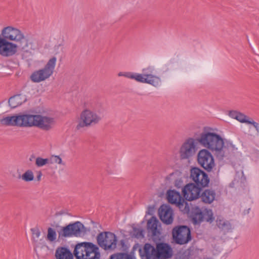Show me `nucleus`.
Segmentation results:
<instances>
[{
	"instance_id": "f257e3e1",
	"label": "nucleus",
	"mask_w": 259,
	"mask_h": 259,
	"mask_svg": "<svg viewBox=\"0 0 259 259\" xmlns=\"http://www.w3.org/2000/svg\"><path fill=\"white\" fill-rule=\"evenodd\" d=\"M2 38L7 42L13 41L18 43L19 47L24 53H31L36 47L33 40L25 37L24 34L19 29L12 26L4 27L1 31Z\"/></svg>"
},
{
	"instance_id": "f03ea898",
	"label": "nucleus",
	"mask_w": 259,
	"mask_h": 259,
	"mask_svg": "<svg viewBox=\"0 0 259 259\" xmlns=\"http://www.w3.org/2000/svg\"><path fill=\"white\" fill-rule=\"evenodd\" d=\"M73 254L76 259H100L101 257L99 247L89 242L77 244Z\"/></svg>"
},
{
	"instance_id": "7ed1b4c3",
	"label": "nucleus",
	"mask_w": 259,
	"mask_h": 259,
	"mask_svg": "<svg viewBox=\"0 0 259 259\" xmlns=\"http://www.w3.org/2000/svg\"><path fill=\"white\" fill-rule=\"evenodd\" d=\"M196 139L201 145L214 151V153L222 147L223 138L217 134L207 130L206 128L200 134L199 137Z\"/></svg>"
},
{
	"instance_id": "20e7f679",
	"label": "nucleus",
	"mask_w": 259,
	"mask_h": 259,
	"mask_svg": "<svg viewBox=\"0 0 259 259\" xmlns=\"http://www.w3.org/2000/svg\"><path fill=\"white\" fill-rule=\"evenodd\" d=\"M34 115L19 113L7 116L0 119V122L6 126H16L20 127L34 126Z\"/></svg>"
},
{
	"instance_id": "39448f33",
	"label": "nucleus",
	"mask_w": 259,
	"mask_h": 259,
	"mask_svg": "<svg viewBox=\"0 0 259 259\" xmlns=\"http://www.w3.org/2000/svg\"><path fill=\"white\" fill-rule=\"evenodd\" d=\"M56 58L50 59L44 68L33 72L30 79L34 82H40L49 78L53 73L56 63Z\"/></svg>"
},
{
	"instance_id": "423d86ee",
	"label": "nucleus",
	"mask_w": 259,
	"mask_h": 259,
	"mask_svg": "<svg viewBox=\"0 0 259 259\" xmlns=\"http://www.w3.org/2000/svg\"><path fill=\"white\" fill-rule=\"evenodd\" d=\"M101 119V117L94 112L89 109H84L80 114L76 129L80 131L84 127L94 125L97 124Z\"/></svg>"
},
{
	"instance_id": "0eeeda50",
	"label": "nucleus",
	"mask_w": 259,
	"mask_h": 259,
	"mask_svg": "<svg viewBox=\"0 0 259 259\" xmlns=\"http://www.w3.org/2000/svg\"><path fill=\"white\" fill-rule=\"evenodd\" d=\"M84 227L80 222L70 223L65 227H61L58 231L59 238H68L71 237H79L83 233Z\"/></svg>"
},
{
	"instance_id": "6e6552de",
	"label": "nucleus",
	"mask_w": 259,
	"mask_h": 259,
	"mask_svg": "<svg viewBox=\"0 0 259 259\" xmlns=\"http://www.w3.org/2000/svg\"><path fill=\"white\" fill-rule=\"evenodd\" d=\"M98 244L105 250H113L116 247L117 237L110 232H102L97 236Z\"/></svg>"
},
{
	"instance_id": "1a4fd4ad",
	"label": "nucleus",
	"mask_w": 259,
	"mask_h": 259,
	"mask_svg": "<svg viewBox=\"0 0 259 259\" xmlns=\"http://www.w3.org/2000/svg\"><path fill=\"white\" fill-rule=\"evenodd\" d=\"M191 220L194 225H199L203 221L211 223L214 220L212 211L211 209H205L202 211L200 208L196 207L191 211Z\"/></svg>"
},
{
	"instance_id": "9d476101",
	"label": "nucleus",
	"mask_w": 259,
	"mask_h": 259,
	"mask_svg": "<svg viewBox=\"0 0 259 259\" xmlns=\"http://www.w3.org/2000/svg\"><path fill=\"white\" fill-rule=\"evenodd\" d=\"M172 235L175 242L180 245L187 244L192 239L191 231L186 226L174 227L172 230Z\"/></svg>"
},
{
	"instance_id": "9b49d317",
	"label": "nucleus",
	"mask_w": 259,
	"mask_h": 259,
	"mask_svg": "<svg viewBox=\"0 0 259 259\" xmlns=\"http://www.w3.org/2000/svg\"><path fill=\"white\" fill-rule=\"evenodd\" d=\"M196 139L189 138L180 147L179 153L182 159H187L192 157L196 152L198 147Z\"/></svg>"
},
{
	"instance_id": "f8f14e48",
	"label": "nucleus",
	"mask_w": 259,
	"mask_h": 259,
	"mask_svg": "<svg viewBox=\"0 0 259 259\" xmlns=\"http://www.w3.org/2000/svg\"><path fill=\"white\" fill-rule=\"evenodd\" d=\"M190 179L195 185L202 188L207 187L209 183L208 175L200 168L194 167L190 169Z\"/></svg>"
},
{
	"instance_id": "ddd939ff",
	"label": "nucleus",
	"mask_w": 259,
	"mask_h": 259,
	"mask_svg": "<svg viewBox=\"0 0 259 259\" xmlns=\"http://www.w3.org/2000/svg\"><path fill=\"white\" fill-rule=\"evenodd\" d=\"M198 164L207 172L211 171L215 166L213 157L207 149L200 150L197 154Z\"/></svg>"
},
{
	"instance_id": "4468645a",
	"label": "nucleus",
	"mask_w": 259,
	"mask_h": 259,
	"mask_svg": "<svg viewBox=\"0 0 259 259\" xmlns=\"http://www.w3.org/2000/svg\"><path fill=\"white\" fill-rule=\"evenodd\" d=\"M217 150L214 154L219 160H223L224 158H230L234 155L237 148L230 142H224L222 139V147Z\"/></svg>"
},
{
	"instance_id": "2eb2a0df",
	"label": "nucleus",
	"mask_w": 259,
	"mask_h": 259,
	"mask_svg": "<svg viewBox=\"0 0 259 259\" xmlns=\"http://www.w3.org/2000/svg\"><path fill=\"white\" fill-rule=\"evenodd\" d=\"M203 188L199 187L194 183L187 184L182 189L184 198L191 201L199 198L200 192Z\"/></svg>"
},
{
	"instance_id": "dca6fc26",
	"label": "nucleus",
	"mask_w": 259,
	"mask_h": 259,
	"mask_svg": "<svg viewBox=\"0 0 259 259\" xmlns=\"http://www.w3.org/2000/svg\"><path fill=\"white\" fill-rule=\"evenodd\" d=\"M18 46L12 42H7L0 34V55L3 57H10L17 52Z\"/></svg>"
},
{
	"instance_id": "f3484780",
	"label": "nucleus",
	"mask_w": 259,
	"mask_h": 259,
	"mask_svg": "<svg viewBox=\"0 0 259 259\" xmlns=\"http://www.w3.org/2000/svg\"><path fill=\"white\" fill-rule=\"evenodd\" d=\"M55 124L54 118L40 115H34V126L45 131L51 130Z\"/></svg>"
},
{
	"instance_id": "a211bd4d",
	"label": "nucleus",
	"mask_w": 259,
	"mask_h": 259,
	"mask_svg": "<svg viewBox=\"0 0 259 259\" xmlns=\"http://www.w3.org/2000/svg\"><path fill=\"white\" fill-rule=\"evenodd\" d=\"M155 248L157 259H168L171 258L173 255L172 248L167 243H157Z\"/></svg>"
},
{
	"instance_id": "6ab92c4d",
	"label": "nucleus",
	"mask_w": 259,
	"mask_h": 259,
	"mask_svg": "<svg viewBox=\"0 0 259 259\" xmlns=\"http://www.w3.org/2000/svg\"><path fill=\"white\" fill-rule=\"evenodd\" d=\"M159 215L161 221L166 225L171 224L174 220L172 209L167 205H162L159 209Z\"/></svg>"
},
{
	"instance_id": "aec40b11",
	"label": "nucleus",
	"mask_w": 259,
	"mask_h": 259,
	"mask_svg": "<svg viewBox=\"0 0 259 259\" xmlns=\"http://www.w3.org/2000/svg\"><path fill=\"white\" fill-rule=\"evenodd\" d=\"M142 259H157L156 257V248L149 243H146L143 249H139Z\"/></svg>"
},
{
	"instance_id": "412c9836",
	"label": "nucleus",
	"mask_w": 259,
	"mask_h": 259,
	"mask_svg": "<svg viewBox=\"0 0 259 259\" xmlns=\"http://www.w3.org/2000/svg\"><path fill=\"white\" fill-rule=\"evenodd\" d=\"M146 71H147V74L145 75V76H146L145 83L151 84L154 87H157L161 81L160 78L152 74V68L151 67H149L142 70L143 72Z\"/></svg>"
},
{
	"instance_id": "4be33fe9",
	"label": "nucleus",
	"mask_w": 259,
	"mask_h": 259,
	"mask_svg": "<svg viewBox=\"0 0 259 259\" xmlns=\"http://www.w3.org/2000/svg\"><path fill=\"white\" fill-rule=\"evenodd\" d=\"M56 259H73L71 252L66 247H58L55 252Z\"/></svg>"
},
{
	"instance_id": "5701e85b",
	"label": "nucleus",
	"mask_w": 259,
	"mask_h": 259,
	"mask_svg": "<svg viewBox=\"0 0 259 259\" xmlns=\"http://www.w3.org/2000/svg\"><path fill=\"white\" fill-rule=\"evenodd\" d=\"M215 196L216 193L214 190L206 189L200 195L199 198L203 203L211 204L214 200Z\"/></svg>"
},
{
	"instance_id": "b1692460",
	"label": "nucleus",
	"mask_w": 259,
	"mask_h": 259,
	"mask_svg": "<svg viewBox=\"0 0 259 259\" xmlns=\"http://www.w3.org/2000/svg\"><path fill=\"white\" fill-rule=\"evenodd\" d=\"M201 252V250L194 246L190 247L184 252L183 259H196Z\"/></svg>"
},
{
	"instance_id": "393cba45",
	"label": "nucleus",
	"mask_w": 259,
	"mask_h": 259,
	"mask_svg": "<svg viewBox=\"0 0 259 259\" xmlns=\"http://www.w3.org/2000/svg\"><path fill=\"white\" fill-rule=\"evenodd\" d=\"M27 98L25 95H16L11 97L9 100V104L12 108H15L21 105L26 101Z\"/></svg>"
},
{
	"instance_id": "a878e982",
	"label": "nucleus",
	"mask_w": 259,
	"mask_h": 259,
	"mask_svg": "<svg viewBox=\"0 0 259 259\" xmlns=\"http://www.w3.org/2000/svg\"><path fill=\"white\" fill-rule=\"evenodd\" d=\"M166 195L168 202L175 205L183 198L180 193L174 190H168Z\"/></svg>"
},
{
	"instance_id": "bb28decb",
	"label": "nucleus",
	"mask_w": 259,
	"mask_h": 259,
	"mask_svg": "<svg viewBox=\"0 0 259 259\" xmlns=\"http://www.w3.org/2000/svg\"><path fill=\"white\" fill-rule=\"evenodd\" d=\"M229 116L236 120H238L241 123H245L247 124H251L252 120H248V117L245 115L244 114L239 112L236 111H231L229 114Z\"/></svg>"
},
{
	"instance_id": "cd10ccee",
	"label": "nucleus",
	"mask_w": 259,
	"mask_h": 259,
	"mask_svg": "<svg viewBox=\"0 0 259 259\" xmlns=\"http://www.w3.org/2000/svg\"><path fill=\"white\" fill-rule=\"evenodd\" d=\"M216 223L217 226L225 232H228L232 229L231 223L223 218H217Z\"/></svg>"
},
{
	"instance_id": "c85d7f7f",
	"label": "nucleus",
	"mask_w": 259,
	"mask_h": 259,
	"mask_svg": "<svg viewBox=\"0 0 259 259\" xmlns=\"http://www.w3.org/2000/svg\"><path fill=\"white\" fill-rule=\"evenodd\" d=\"M158 221L157 219L152 217L147 222L148 229L150 230L153 235H155L157 230V224Z\"/></svg>"
},
{
	"instance_id": "c756f323",
	"label": "nucleus",
	"mask_w": 259,
	"mask_h": 259,
	"mask_svg": "<svg viewBox=\"0 0 259 259\" xmlns=\"http://www.w3.org/2000/svg\"><path fill=\"white\" fill-rule=\"evenodd\" d=\"M146 74H147V71L143 72V74L132 73L131 79H135L140 82L145 83L146 77L145 75H146Z\"/></svg>"
},
{
	"instance_id": "7c9ffc66",
	"label": "nucleus",
	"mask_w": 259,
	"mask_h": 259,
	"mask_svg": "<svg viewBox=\"0 0 259 259\" xmlns=\"http://www.w3.org/2000/svg\"><path fill=\"white\" fill-rule=\"evenodd\" d=\"M176 205L184 213L188 212L189 210L188 203L185 201L183 198L181 200V201L177 202Z\"/></svg>"
},
{
	"instance_id": "2f4dec72",
	"label": "nucleus",
	"mask_w": 259,
	"mask_h": 259,
	"mask_svg": "<svg viewBox=\"0 0 259 259\" xmlns=\"http://www.w3.org/2000/svg\"><path fill=\"white\" fill-rule=\"evenodd\" d=\"M57 234L56 231L52 228L48 229L47 238L50 242H54L56 240Z\"/></svg>"
},
{
	"instance_id": "473e14b6",
	"label": "nucleus",
	"mask_w": 259,
	"mask_h": 259,
	"mask_svg": "<svg viewBox=\"0 0 259 259\" xmlns=\"http://www.w3.org/2000/svg\"><path fill=\"white\" fill-rule=\"evenodd\" d=\"M21 178L25 182H30L34 179V175L31 170H27L22 176Z\"/></svg>"
},
{
	"instance_id": "72a5a7b5",
	"label": "nucleus",
	"mask_w": 259,
	"mask_h": 259,
	"mask_svg": "<svg viewBox=\"0 0 259 259\" xmlns=\"http://www.w3.org/2000/svg\"><path fill=\"white\" fill-rule=\"evenodd\" d=\"M110 259H134L133 257L125 253H120L112 255Z\"/></svg>"
},
{
	"instance_id": "f704fd0d",
	"label": "nucleus",
	"mask_w": 259,
	"mask_h": 259,
	"mask_svg": "<svg viewBox=\"0 0 259 259\" xmlns=\"http://www.w3.org/2000/svg\"><path fill=\"white\" fill-rule=\"evenodd\" d=\"M49 163V159L48 158L44 159L41 157H37L35 161V164L38 167L42 166Z\"/></svg>"
},
{
	"instance_id": "c9c22d12",
	"label": "nucleus",
	"mask_w": 259,
	"mask_h": 259,
	"mask_svg": "<svg viewBox=\"0 0 259 259\" xmlns=\"http://www.w3.org/2000/svg\"><path fill=\"white\" fill-rule=\"evenodd\" d=\"M31 231L32 233V238L34 241L36 242L40 235V231L37 228H34L31 229Z\"/></svg>"
},
{
	"instance_id": "e433bc0d",
	"label": "nucleus",
	"mask_w": 259,
	"mask_h": 259,
	"mask_svg": "<svg viewBox=\"0 0 259 259\" xmlns=\"http://www.w3.org/2000/svg\"><path fill=\"white\" fill-rule=\"evenodd\" d=\"M49 162L64 165V163L62 162V159L59 156H52L49 159Z\"/></svg>"
},
{
	"instance_id": "4c0bfd02",
	"label": "nucleus",
	"mask_w": 259,
	"mask_h": 259,
	"mask_svg": "<svg viewBox=\"0 0 259 259\" xmlns=\"http://www.w3.org/2000/svg\"><path fill=\"white\" fill-rule=\"evenodd\" d=\"M251 157L255 161L259 160V150H254L251 154Z\"/></svg>"
},
{
	"instance_id": "58836bf2",
	"label": "nucleus",
	"mask_w": 259,
	"mask_h": 259,
	"mask_svg": "<svg viewBox=\"0 0 259 259\" xmlns=\"http://www.w3.org/2000/svg\"><path fill=\"white\" fill-rule=\"evenodd\" d=\"M134 234L137 237H143V231L139 229H134Z\"/></svg>"
},
{
	"instance_id": "ea45409f",
	"label": "nucleus",
	"mask_w": 259,
	"mask_h": 259,
	"mask_svg": "<svg viewBox=\"0 0 259 259\" xmlns=\"http://www.w3.org/2000/svg\"><path fill=\"white\" fill-rule=\"evenodd\" d=\"M132 74V72H120L118 73V76H124V77L128 78H131Z\"/></svg>"
},
{
	"instance_id": "a19ab883",
	"label": "nucleus",
	"mask_w": 259,
	"mask_h": 259,
	"mask_svg": "<svg viewBox=\"0 0 259 259\" xmlns=\"http://www.w3.org/2000/svg\"><path fill=\"white\" fill-rule=\"evenodd\" d=\"M250 124H252L253 126L257 132V135H259V122H255L252 120Z\"/></svg>"
},
{
	"instance_id": "79ce46f5",
	"label": "nucleus",
	"mask_w": 259,
	"mask_h": 259,
	"mask_svg": "<svg viewBox=\"0 0 259 259\" xmlns=\"http://www.w3.org/2000/svg\"><path fill=\"white\" fill-rule=\"evenodd\" d=\"M183 181L181 180H176L175 182V186L178 188L182 187Z\"/></svg>"
},
{
	"instance_id": "37998d69",
	"label": "nucleus",
	"mask_w": 259,
	"mask_h": 259,
	"mask_svg": "<svg viewBox=\"0 0 259 259\" xmlns=\"http://www.w3.org/2000/svg\"><path fill=\"white\" fill-rule=\"evenodd\" d=\"M41 176H42V174L40 171H39L38 173V175L37 176V180L38 181H40V179H41Z\"/></svg>"
},
{
	"instance_id": "c03bdc74",
	"label": "nucleus",
	"mask_w": 259,
	"mask_h": 259,
	"mask_svg": "<svg viewBox=\"0 0 259 259\" xmlns=\"http://www.w3.org/2000/svg\"><path fill=\"white\" fill-rule=\"evenodd\" d=\"M199 259H211V258H208V257H203V258H199Z\"/></svg>"
}]
</instances>
